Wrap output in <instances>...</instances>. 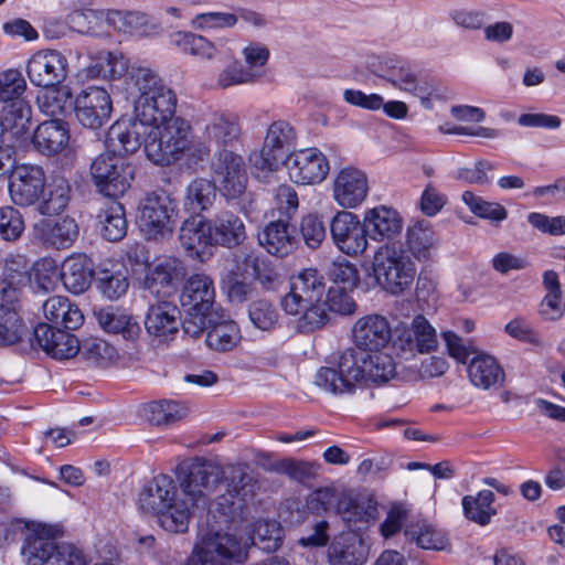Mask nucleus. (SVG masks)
Here are the masks:
<instances>
[{
    "label": "nucleus",
    "instance_id": "obj_1",
    "mask_svg": "<svg viewBox=\"0 0 565 565\" xmlns=\"http://www.w3.org/2000/svg\"><path fill=\"white\" fill-rule=\"evenodd\" d=\"M390 350L366 352L355 349L344 350L338 367H320L315 375V384L333 395L352 394L361 380L385 383L396 374V362Z\"/></svg>",
    "mask_w": 565,
    "mask_h": 565
},
{
    "label": "nucleus",
    "instance_id": "obj_2",
    "mask_svg": "<svg viewBox=\"0 0 565 565\" xmlns=\"http://www.w3.org/2000/svg\"><path fill=\"white\" fill-rule=\"evenodd\" d=\"M221 480V469L202 458H194L181 467L177 476L180 510H174L178 516L166 519V524L175 527L179 523V527L188 530L192 516L215 504V492Z\"/></svg>",
    "mask_w": 565,
    "mask_h": 565
},
{
    "label": "nucleus",
    "instance_id": "obj_3",
    "mask_svg": "<svg viewBox=\"0 0 565 565\" xmlns=\"http://www.w3.org/2000/svg\"><path fill=\"white\" fill-rule=\"evenodd\" d=\"M126 90L134 99V116L151 129L175 116L178 97L158 73L149 67H131Z\"/></svg>",
    "mask_w": 565,
    "mask_h": 565
},
{
    "label": "nucleus",
    "instance_id": "obj_4",
    "mask_svg": "<svg viewBox=\"0 0 565 565\" xmlns=\"http://www.w3.org/2000/svg\"><path fill=\"white\" fill-rule=\"evenodd\" d=\"M209 153V147L194 140L190 121L181 116L152 127L146 139V156L158 166H169L185 154L202 159Z\"/></svg>",
    "mask_w": 565,
    "mask_h": 565
},
{
    "label": "nucleus",
    "instance_id": "obj_5",
    "mask_svg": "<svg viewBox=\"0 0 565 565\" xmlns=\"http://www.w3.org/2000/svg\"><path fill=\"white\" fill-rule=\"evenodd\" d=\"M247 559L246 543L213 526L201 529L185 565H233Z\"/></svg>",
    "mask_w": 565,
    "mask_h": 565
},
{
    "label": "nucleus",
    "instance_id": "obj_6",
    "mask_svg": "<svg viewBox=\"0 0 565 565\" xmlns=\"http://www.w3.org/2000/svg\"><path fill=\"white\" fill-rule=\"evenodd\" d=\"M417 268L412 257L401 247L384 245L373 258V276L386 292L397 296L407 291L416 277Z\"/></svg>",
    "mask_w": 565,
    "mask_h": 565
},
{
    "label": "nucleus",
    "instance_id": "obj_7",
    "mask_svg": "<svg viewBox=\"0 0 565 565\" xmlns=\"http://www.w3.org/2000/svg\"><path fill=\"white\" fill-rule=\"evenodd\" d=\"M372 72L391 83L395 88L419 98L426 109L431 108V100L444 99L446 90L433 82L418 78L409 65L397 57L384 56L371 65Z\"/></svg>",
    "mask_w": 565,
    "mask_h": 565
},
{
    "label": "nucleus",
    "instance_id": "obj_8",
    "mask_svg": "<svg viewBox=\"0 0 565 565\" xmlns=\"http://www.w3.org/2000/svg\"><path fill=\"white\" fill-rule=\"evenodd\" d=\"M137 223L149 241L170 237L177 224L175 200L164 191L147 194L139 202Z\"/></svg>",
    "mask_w": 565,
    "mask_h": 565
},
{
    "label": "nucleus",
    "instance_id": "obj_9",
    "mask_svg": "<svg viewBox=\"0 0 565 565\" xmlns=\"http://www.w3.org/2000/svg\"><path fill=\"white\" fill-rule=\"evenodd\" d=\"M139 509L149 514L158 516L160 526L170 533H184L186 529L169 527L166 524L167 520L172 516H178L174 510H180L178 507V487L175 481L168 475H158L149 481L141 490L138 499Z\"/></svg>",
    "mask_w": 565,
    "mask_h": 565
},
{
    "label": "nucleus",
    "instance_id": "obj_10",
    "mask_svg": "<svg viewBox=\"0 0 565 565\" xmlns=\"http://www.w3.org/2000/svg\"><path fill=\"white\" fill-rule=\"evenodd\" d=\"M32 324V337L39 347L52 359L64 361L75 358L81 342L71 330L81 327L79 320H49Z\"/></svg>",
    "mask_w": 565,
    "mask_h": 565
},
{
    "label": "nucleus",
    "instance_id": "obj_11",
    "mask_svg": "<svg viewBox=\"0 0 565 565\" xmlns=\"http://www.w3.org/2000/svg\"><path fill=\"white\" fill-rule=\"evenodd\" d=\"M90 175L100 193L118 196L129 189L135 169L126 157L107 149L92 162Z\"/></svg>",
    "mask_w": 565,
    "mask_h": 565
},
{
    "label": "nucleus",
    "instance_id": "obj_12",
    "mask_svg": "<svg viewBox=\"0 0 565 565\" xmlns=\"http://www.w3.org/2000/svg\"><path fill=\"white\" fill-rule=\"evenodd\" d=\"M180 305L191 318H223L222 307L215 302L213 280L205 274H194L186 280Z\"/></svg>",
    "mask_w": 565,
    "mask_h": 565
},
{
    "label": "nucleus",
    "instance_id": "obj_13",
    "mask_svg": "<svg viewBox=\"0 0 565 565\" xmlns=\"http://www.w3.org/2000/svg\"><path fill=\"white\" fill-rule=\"evenodd\" d=\"M296 139L294 128L285 120L271 122L260 150L249 156L253 167L262 172H274L284 161V149L292 146Z\"/></svg>",
    "mask_w": 565,
    "mask_h": 565
},
{
    "label": "nucleus",
    "instance_id": "obj_14",
    "mask_svg": "<svg viewBox=\"0 0 565 565\" xmlns=\"http://www.w3.org/2000/svg\"><path fill=\"white\" fill-rule=\"evenodd\" d=\"M225 484V492L215 498L216 509L227 518L241 513L247 501L254 495L253 477L241 465L230 466L222 473L221 482Z\"/></svg>",
    "mask_w": 565,
    "mask_h": 565
},
{
    "label": "nucleus",
    "instance_id": "obj_15",
    "mask_svg": "<svg viewBox=\"0 0 565 565\" xmlns=\"http://www.w3.org/2000/svg\"><path fill=\"white\" fill-rule=\"evenodd\" d=\"M437 348V332L428 320H412L409 324L401 321L393 329V350L399 354H427Z\"/></svg>",
    "mask_w": 565,
    "mask_h": 565
},
{
    "label": "nucleus",
    "instance_id": "obj_16",
    "mask_svg": "<svg viewBox=\"0 0 565 565\" xmlns=\"http://www.w3.org/2000/svg\"><path fill=\"white\" fill-rule=\"evenodd\" d=\"M26 74L34 86L58 87L67 78L68 62L61 51L39 50L28 60Z\"/></svg>",
    "mask_w": 565,
    "mask_h": 565
},
{
    "label": "nucleus",
    "instance_id": "obj_17",
    "mask_svg": "<svg viewBox=\"0 0 565 565\" xmlns=\"http://www.w3.org/2000/svg\"><path fill=\"white\" fill-rule=\"evenodd\" d=\"M332 242L340 252L349 256H358L367 248V230L364 220L352 212L338 211L330 222Z\"/></svg>",
    "mask_w": 565,
    "mask_h": 565
},
{
    "label": "nucleus",
    "instance_id": "obj_18",
    "mask_svg": "<svg viewBox=\"0 0 565 565\" xmlns=\"http://www.w3.org/2000/svg\"><path fill=\"white\" fill-rule=\"evenodd\" d=\"M111 111V97L99 86L82 89L74 99L76 120L85 128L99 129L109 120Z\"/></svg>",
    "mask_w": 565,
    "mask_h": 565
},
{
    "label": "nucleus",
    "instance_id": "obj_19",
    "mask_svg": "<svg viewBox=\"0 0 565 565\" xmlns=\"http://www.w3.org/2000/svg\"><path fill=\"white\" fill-rule=\"evenodd\" d=\"M214 182L228 199L239 196L247 184V171L243 157L223 149L214 154L212 161Z\"/></svg>",
    "mask_w": 565,
    "mask_h": 565
},
{
    "label": "nucleus",
    "instance_id": "obj_20",
    "mask_svg": "<svg viewBox=\"0 0 565 565\" xmlns=\"http://www.w3.org/2000/svg\"><path fill=\"white\" fill-rule=\"evenodd\" d=\"M282 162L290 181L300 185L322 182L330 170L327 157L317 148L294 151Z\"/></svg>",
    "mask_w": 565,
    "mask_h": 565
},
{
    "label": "nucleus",
    "instance_id": "obj_21",
    "mask_svg": "<svg viewBox=\"0 0 565 565\" xmlns=\"http://www.w3.org/2000/svg\"><path fill=\"white\" fill-rule=\"evenodd\" d=\"M369 179L364 171L353 166L338 170L332 180V198L342 209H355L366 199Z\"/></svg>",
    "mask_w": 565,
    "mask_h": 565
},
{
    "label": "nucleus",
    "instance_id": "obj_22",
    "mask_svg": "<svg viewBox=\"0 0 565 565\" xmlns=\"http://www.w3.org/2000/svg\"><path fill=\"white\" fill-rule=\"evenodd\" d=\"M185 275L184 264L178 258L168 257L148 268L143 287L156 298H167L175 292Z\"/></svg>",
    "mask_w": 565,
    "mask_h": 565
},
{
    "label": "nucleus",
    "instance_id": "obj_23",
    "mask_svg": "<svg viewBox=\"0 0 565 565\" xmlns=\"http://www.w3.org/2000/svg\"><path fill=\"white\" fill-rule=\"evenodd\" d=\"M45 179L44 170L40 166L17 167L9 182V192L14 204L30 206L39 202Z\"/></svg>",
    "mask_w": 565,
    "mask_h": 565
},
{
    "label": "nucleus",
    "instance_id": "obj_24",
    "mask_svg": "<svg viewBox=\"0 0 565 565\" xmlns=\"http://www.w3.org/2000/svg\"><path fill=\"white\" fill-rule=\"evenodd\" d=\"M150 129L140 122L135 116L129 120H117L108 129L106 147L117 156L134 153L141 146L146 152V139Z\"/></svg>",
    "mask_w": 565,
    "mask_h": 565
},
{
    "label": "nucleus",
    "instance_id": "obj_25",
    "mask_svg": "<svg viewBox=\"0 0 565 565\" xmlns=\"http://www.w3.org/2000/svg\"><path fill=\"white\" fill-rule=\"evenodd\" d=\"M370 555V546L360 533L341 532L327 548L328 565H364Z\"/></svg>",
    "mask_w": 565,
    "mask_h": 565
},
{
    "label": "nucleus",
    "instance_id": "obj_26",
    "mask_svg": "<svg viewBox=\"0 0 565 565\" xmlns=\"http://www.w3.org/2000/svg\"><path fill=\"white\" fill-rule=\"evenodd\" d=\"M352 333L355 350L366 352L393 350V329L387 320H356Z\"/></svg>",
    "mask_w": 565,
    "mask_h": 565
},
{
    "label": "nucleus",
    "instance_id": "obj_27",
    "mask_svg": "<svg viewBox=\"0 0 565 565\" xmlns=\"http://www.w3.org/2000/svg\"><path fill=\"white\" fill-rule=\"evenodd\" d=\"M55 533V529L46 524H39L28 533L21 548L26 565H44L56 557Z\"/></svg>",
    "mask_w": 565,
    "mask_h": 565
},
{
    "label": "nucleus",
    "instance_id": "obj_28",
    "mask_svg": "<svg viewBox=\"0 0 565 565\" xmlns=\"http://www.w3.org/2000/svg\"><path fill=\"white\" fill-rule=\"evenodd\" d=\"M363 220L369 237L375 242L395 238L401 234L404 225L399 213L385 205L367 210Z\"/></svg>",
    "mask_w": 565,
    "mask_h": 565
},
{
    "label": "nucleus",
    "instance_id": "obj_29",
    "mask_svg": "<svg viewBox=\"0 0 565 565\" xmlns=\"http://www.w3.org/2000/svg\"><path fill=\"white\" fill-rule=\"evenodd\" d=\"M406 253L417 262H429L439 246V238L427 221H418L405 233Z\"/></svg>",
    "mask_w": 565,
    "mask_h": 565
},
{
    "label": "nucleus",
    "instance_id": "obj_30",
    "mask_svg": "<svg viewBox=\"0 0 565 565\" xmlns=\"http://www.w3.org/2000/svg\"><path fill=\"white\" fill-rule=\"evenodd\" d=\"M258 242L269 254L279 257L289 255L298 244L295 226L281 220L268 223L258 233Z\"/></svg>",
    "mask_w": 565,
    "mask_h": 565
},
{
    "label": "nucleus",
    "instance_id": "obj_31",
    "mask_svg": "<svg viewBox=\"0 0 565 565\" xmlns=\"http://www.w3.org/2000/svg\"><path fill=\"white\" fill-rule=\"evenodd\" d=\"M337 511L349 532L356 533L375 521L379 513L376 502L366 497L344 498L338 502Z\"/></svg>",
    "mask_w": 565,
    "mask_h": 565
},
{
    "label": "nucleus",
    "instance_id": "obj_32",
    "mask_svg": "<svg viewBox=\"0 0 565 565\" xmlns=\"http://www.w3.org/2000/svg\"><path fill=\"white\" fill-rule=\"evenodd\" d=\"M31 140L34 148L45 156L58 153L70 141L67 124L60 119L45 120L35 128Z\"/></svg>",
    "mask_w": 565,
    "mask_h": 565
},
{
    "label": "nucleus",
    "instance_id": "obj_33",
    "mask_svg": "<svg viewBox=\"0 0 565 565\" xmlns=\"http://www.w3.org/2000/svg\"><path fill=\"white\" fill-rule=\"evenodd\" d=\"M32 108L26 100L6 104L2 109L1 126L4 135L12 141L21 143L28 139L31 128Z\"/></svg>",
    "mask_w": 565,
    "mask_h": 565
},
{
    "label": "nucleus",
    "instance_id": "obj_34",
    "mask_svg": "<svg viewBox=\"0 0 565 565\" xmlns=\"http://www.w3.org/2000/svg\"><path fill=\"white\" fill-rule=\"evenodd\" d=\"M72 186L66 178L52 174L45 179L38 210L43 215H54L63 212L71 201Z\"/></svg>",
    "mask_w": 565,
    "mask_h": 565
},
{
    "label": "nucleus",
    "instance_id": "obj_35",
    "mask_svg": "<svg viewBox=\"0 0 565 565\" xmlns=\"http://www.w3.org/2000/svg\"><path fill=\"white\" fill-rule=\"evenodd\" d=\"M242 128L239 119L233 114H212L203 129V137L206 141L217 146H230L239 140Z\"/></svg>",
    "mask_w": 565,
    "mask_h": 565
},
{
    "label": "nucleus",
    "instance_id": "obj_36",
    "mask_svg": "<svg viewBox=\"0 0 565 565\" xmlns=\"http://www.w3.org/2000/svg\"><path fill=\"white\" fill-rule=\"evenodd\" d=\"M105 23L118 32L132 36H147L156 31V24L151 19L138 11L107 10Z\"/></svg>",
    "mask_w": 565,
    "mask_h": 565
},
{
    "label": "nucleus",
    "instance_id": "obj_37",
    "mask_svg": "<svg viewBox=\"0 0 565 565\" xmlns=\"http://www.w3.org/2000/svg\"><path fill=\"white\" fill-rule=\"evenodd\" d=\"M404 535L407 542L423 550L443 551L449 545L447 534L427 520H413L406 524Z\"/></svg>",
    "mask_w": 565,
    "mask_h": 565
},
{
    "label": "nucleus",
    "instance_id": "obj_38",
    "mask_svg": "<svg viewBox=\"0 0 565 565\" xmlns=\"http://www.w3.org/2000/svg\"><path fill=\"white\" fill-rule=\"evenodd\" d=\"M64 287L73 294L84 292L92 282L93 268L90 259L85 255L66 258L60 267Z\"/></svg>",
    "mask_w": 565,
    "mask_h": 565
},
{
    "label": "nucleus",
    "instance_id": "obj_39",
    "mask_svg": "<svg viewBox=\"0 0 565 565\" xmlns=\"http://www.w3.org/2000/svg\"><path fill=\"white\" fill-rule=\"evenodd\" d=\"M214 245L228 248L241 245L246 238V230L239 216L232 212H223L210 221Z\"/></svg>",
    "mask_w": 565,
    "mask_h": 565
},
{
    "label": "nucleus",
    "instance_id": "obj_40",
    "mask_svg": "<svg viewBox=\"0 0 565 565\" xmlns=\"http://www.w3.org/2000/svg\"><path fill=\"white\" fill-rule=\"evenodd\" d=\"M179 239L190 256L199 257L205 247L214 245L210 221L198 216L185 220L180 227Z\"/></svg>",
    "mask_w": 565,
    "mask_h": 565
},
{
    "label": "nucleus",
    "instance_id": "obj_41",
    "mask_svg": "<svg viewBox=\"0 0 565 565\" xmlns=\"http://www.w3.org/2000/svg\"><path fill=\"white\" fill-rule=\"evenodd\" d=\"M225 42V39L212 42L203 35L190 32H175L171 35V43L174 46L183 53L203 61H212L222 52Z\"/></svg>",
    "mask_w": 565,
    "mask_h": 565
},
{
    "label": "nucleus",
    "instance_id": "obj_42",
    "mask_svg": "<svg viewBox=\"0 0 565 565\" xmlns=\"http://www.w3.org/2000/svg\"><path fill=\"white\" fill-rule=\"evenodd\" d=\"M471 383L484 390L500 386L504 382V372L498 361L489 354L473 358L468 366Z\"/></svg>",
    "mask_w": 565,
    "mask_h": 565
},
{
    "label": "nucleus",
    "instance_id": "obj_43",
    "mask_svg": "<svg viewBox=\"0 0 565 565\" xmlns=\"http://www.w3.org/2000/svg\"><path fill=\"white\" fill-rule=\"evenodd\" d=\"M96 281L100 292L108 299H118L128 289V280L122 265L111 260L98 265Z\"/></svg>",
    "mask_w": 565,
    "mask_h": 565
},
{
    "label": "nucleus",
    "instance_id": "obj_44",
    "mask_svg": "<svg viewBox=\"0 0 565 565\" xmlns=\"http://www.w3.org/2000/svg\"><path fill=\"white\" fill-rule=\"evenodd\" d=\"M235 266L232 270L233 275H236L243 279H257L264 286L271 284L276 274L270 268L264 257L255 253H239L235 256Z\"/></svg>",
    "mask_w": 565,
    "mask_h": 565
},
{
    "label": "nucleus",
    "instance_id": "obj_45",
    "mask_svg": "<svg viewBox=\"0 0 565 565\" xmlns=\"http://www.w3.org/2000/svg\"><path fill=\"white\" fill-rule=\"evenodd\" d=\"M78 234L77 223L68 216L46 221L41 225L42 238L57 249L71 247L77 239Z\"/></svg>",
    "mask_w": 565,
    "mask_h": 565
},
{
    "label": "nucleus",
    "instance_id": "obj_46",
    "mask_svg": "<svg viewBox=\"0 0 565 565\" xmlns=\"http://www.w3.org/2000/svg\"><path fill=\"white\" fill-rule=\"evenodd\" d=\"M206 344L209 348L225 352L237 345L242 339L241 329L235 320H209Z\"/></svg>",
    "mask_w": 565,
    "mask_h": 565
},
{
    "label": "nucleus",
    "instance_id": "obj_47",
    "mask_svg": "<svg viewBox=\"0 0 565 565\" xmlns=\"http://www.w3.org/2000/svg\"><path fill=\"white\" fill-rule=\"evenodd\" d=\"M102 224L103 236L110 241L117 242L127 233V220L125 207L118 201H108L98 214Z\"/></svg>",
    "mask_w": 565,
    "mask_h": 565
},
{
    "label": "nucleus",
    "instance_id": "obj_48",
    "mask_svg": "<svg viewBox=\"0 0 565 565\" xmlns=\"http://www.w3.org/2000/svg\"><path fill=\"white\" fill-rule=\"evenodd\" d=\"M79 352L88 365L99 369L110 367L119 360L117 349L99 338L85 340L81 344Z\"/></svg>",
    "mask_w": 565,
    "mask_h": 565
},
{
    "label": "nucleus",
    "instance_id": "obj_49",
    "mask_svg": "<svg viewBox=\"0 0 565 565\" xmlns=\"http://www.w3.org/2000/svg\"><path fill=\"white\" fill-rule=\"evenodd\" d=\"M145 418L153 425H171L186 415V408L175 401H153L142 407Z\"/></svg>",
    "mask_w": 565,
    "mask_h": 565
},
{
    "label": "nucleus",
    "instance_id": "obj_50",
    "mask_svg": "<svg viewBox=\"0 0 565 565\" xmlns=\"http://www.w3.org/2000/svg\"><path fill=\"white\" fill-rule=\"evenodd\" d=\"M493 501L494 494L490 490H482L476 497L466 495L462 498L465 515L480 525H487L497 513L492 505Z\"/></svg>",
    "mask_w": 565,
    "mask_h": 565
},
{
    "label": "nucleus",
    "instance_id": "obj_51",
    "mask_svg": "<svg viewBox=\"0 0 565 565\" xmlns=\"http://www.w3.org/2000/svg\"><path fill=\"white\" fill-rule=\"evenodd\" d=\"M216 198L215 183L200 178L193 180L186 188L184 205L192 213L209 209Z\"/></svg>",
    "mask_w": 565,
    "mask_h": 565
},
{
    "label": "nucleus",
    "instance_id": "obj_52",
    "mask_svg": "<svg viewBox=\"0 0 565 565\" xmlns=\"http://www.w3.org/2000/svg\"><path fill=\"white\" fill-rule=\"evenodd\" d=\"M282 530L278 522L269 520L257 521L253 529L252 543L259 550L270 553L281 545Z\"/></svg>",
    "mask_w": 565,
    "mask_h": 565
},
{
    "label": "nucleus",
    "instance_id": "obj_53",
    "mask_svg": "<svg viewBox=\"0 0 565 565\" xmlns=\"http://www.w3.org/2000/svg\"><path fill=\"white\" fill-rule=\"evenodd\" d=\"M36 97V105L42 114L58 117L66 113L71 105V92L66 88H45Z\"/></svg>",
    "mask_w": 565,
    "mask_h": 565
},
{
    "label": "nucleus",
    "instance_id": "obj_54",
    "mask_svg": "<svg viewBox=\"0 0 565 565\" xmlns=\"http://www.w3.org/2000/svg\"><path fill=\"white\" fill-rule=\"evenodd\" d=\"M355 310V301L344 289L331 288L323 303L319 306L318 317L328 318V313L351 316Z\"/></svg>",
    "mask_w": 565,
    "mask_h": 565
},
{
    "label": "nucleus",
    "instance_id": "obj_55",
    "mask_svg": "<svg viewBox=\"0 0 565 565\" xmlns=\"http://www.w3.org/2000/svg\"><path fill=\"white\" fill-rule=\"evenodd\" d=\"M462 201L470 211L481 217L494 223H500L508 217V211L498 202H489L470 191L462 193Z\"/></svg>",
    "mask_w": 565,
    "mask_h": 565
},
{
    "label": "nucleus",
    "instance_id": "obj_56",
    "mask_svg": "<svg viewBox=\"0 0 565 565\" xmlns=\"http://www.w3.org/2000/svg\"><path fill=\"white\" fill-rule=\"evenodd\" d=\"M26 89V82L17 68L0 72V103L11 104L25 100L22 96Z\"/></svg>",
    "mask_w": 565,
    "mask_h": 565
},
{
    "label": "nucleus",
    "instance_id": "obj_57",
    "mask_svg": "<svg viewBox=\"0 0 565 565\" xmlns=\"http://www.w3.org/2000/svg\"><path fill=\"white\" fill-rule=\"evenodd\" d=\"M290 287L316 305L324 291L323 277L316 269L308 268L292 277Z\"/></svg>",
    "mask_w": 565,
    "mask_h": 565
},
{
    "label": "nucleus",
    "instance_id": "obj_58",
    "mask_svg": "<svg viewBox=\"0 0 565 565\" xmlns=\"http://www.w3.org/2000/svg\"><path fill=\"white\" fill-rule=\"evenodd\" d=\"M306 530L299 537L298 544L302 547H321L326 546L330 540L329 522L320 516L306 514Z\"/></svg>",
    "mask_w": 565,
    "mask_h": 565
},
{
    "label": "nucleus",
    "instance_id": "obj_59",
    "mask_svg": "<svg viewBox=\"0 0 565 565\" xmlns=\"http://www.w3.org/2000/svg\"><path fill=\"white\" fill-rule=\"evenodd\" d=\"M2 279L19 287L29 280L30 262L21 254L10 253L4 258Z\"/></svg>",
    "mask_w": 565,
    "mask_h": 565
},
{
    "label": "nucleus",
    "instance_id": "obj_60",
    "mask_svg": "<svg viewBox=\"0 0 565 565\" xmlns=\"http://www.w3.org/2000/svg\"><path fill=\"white\" fill-rule=\"evenodd\" d=\"M417 301L422 312L415 318H425V316L437 313L438 297L436 285L431 279L423 275L417 280Z\"/></svg>",
    "mask_w": 565,
    "mask_h": 565
},
{
    "label": "nucleus",
    "instance_id": "obj_61",
    "mask_svg": "<svg viewBox=\"0 0 565 565\" xmlns=\"http://www.w3.org/2000/svg\"><path fill=\"white\" fill-rule=\"evenodd\" d=\"M254 82V74L247 71L241 62L233 61L220 72L216 85L222 89H226L232 86L250 84Z\"/></svg>",
    "mask_w": 565,
    "mask_h": 565
},
{
    "label": "nucleus",
    "instance_id": "obj_62",
    "mask_svg": "<svg viewBox=\"0 0 565 565\" xmlns=\"http://www.w3.org/2000/svg\"><path fill=\"white\" fill-rule=\"evenodd\" d=\"M100 329L111 337H120L127 341H134L141 333L138 320H97Z\"/></svg>",
    "mask_w": 565,
    "mask_h": 565
},
{
    "label": "nucleus",
    "instance_id": "obj_63",
    "mask_svg": "<svg viewBox=\"0 0 565 565\" xmlns=\"http://www.w3.org/2000/svg\"><path fill=\"white\" fill-rule=\"evenodd\" d=\"M34 280L38 286L44 291L54 289L56 284L61 280V270L55 260L43 258L34 266Z\"/></svg>",
    "mask_w": 565,
    "mask_h": 565
},
{
    "label": "nucleus",
    "instance_id": "obj_64",
    "mask_svg": "<svg viewBox=\"0 0 565 565\" xmlns=\"http://www.w3.org/2000/svg\"><path fill=\"white\" fill-rule=\"evenodd\" d=\"M281 307L286 315L300 316V318H308V313L312 312L318 316L319 306L313 305L310 298L303 297L290 287L289 292L281 299Z\"/></svg>",
    "mask_w": 565,
    "mask_h": 565
}]
</instances>
